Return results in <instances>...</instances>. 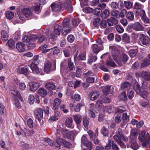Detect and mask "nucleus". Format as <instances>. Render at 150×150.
<instances>
[{
  "mask_svg": "<svg viewBox=\"0 0 150 150\" xmlns=\"http://www.w3.org/2000/svg\"><path fill=\"white\" fill-rule=\"evenodd\" d=\"M101 132L104 136L108 135V130L104 126L102 128Z\"/></svg>",
  "mask_w": 150,
  "mask_h": 150,
  "instance_id": "63",
  "label": "nucleus"
},
{
  "mask_svg": "<svg viewBox=\"0 0 150 150\" xmlns=\"http://www.w3.org/2000/svg\"><path fill=\"white\" fill-rule=\"evenodd\" d=\"M122 40L127 43H128L130 41L129 36L126 33L124 34L122 36Z\"/></svg>",
  "mask_w": 150,
  "mask_h": 150,
  "instance_id": "42",
  "label": "nucleus"
},
{
  "mask_svg": "<svg viewBox=\"0 0 150 150\" xmlns=\"http://www.w3.org/2000/svg\"><path fill=\"white\" fill-rule=\"evenodd\" d=\"M61 29V27L60 25H55L54 28V33L57 35H59L60 34Z\"/></svg>",
  "mask_w": 150,
  "mask_h": 150,
  "instance_id": "30",
  "label": "nucleus"
},
{
  "mask_svg": "<svg viewBox=\"0 0 150 150\" xmlns=\"http://www.w3.org/2000/svg\"><path fill=\"white\" fill-rule=\"evenodd\" d=\"M27 125L30 128H32L33 126V122L31 118L28 119L27 120Z\"/></svg>",
  "mask_w": 150,
  "mask_h": 150,
  "instance_id": "61",
  "label": "nucleus"
},
{
  "mask_svg": "<svg viewBox=\"0 0 150 150\" xmlns=\"http://www.w3.org/2000/svg\"><path fill=\"white\" fill-rule=\"evenodd\" d=\"M124 3L125 6L127 9H129L132 8V4L131 2L124 1Z\"/></svg>",
  "mask_w": 150,
  "mask_h": 150,
  "instance_id": "58",
  "label": "nucleus"
},
{
  "mask_svg": "<svg viewBox=\"0 0 150 150\" xmlns=\"http://www.w3.org/2000/svg\"><path fill=\"white\" fill-rule=\"evenodd\" d=\"M81 21V20L79 18L73 19L72 20V24L74 27L76 26Z\"/></svg>",
  "mask_w": 150,
  "mask_h": 150,
  "instance_id": "46",
  "label": "nucleus"
},
{
  "mask_svg": "<svg viewBox=\"0 0 150 150\" xmlns=\"http://www.w3.org/2000/svg\"><path fill=\"white\" fill-rule=\"evenodd\" d=\"M71 30V29L69 26H62V34L66 35L70 32Z\"/></svg>",
  "mask_w": 150,
  "mask_h": 150,
  "instance_id": "22",
  "label": "nucleus"
},
{
  "mask_svg": "<svg viewBox=\"0 0 150 150\" xmlns=\"http://www.w3.org/2000/svg\"><path fill=\"white\" fill-rule=\"evenodd\" d=\"M129 54L131 57L135 56L137 53V51L135 49L130 50L129 51Z\"/></svg>",
  "mask_w": 150,
  "mask_h": 150,
  "instance_id": "54",
  "label": "nucleus"
},
{
  "mask_svg": "<svg viewBox=\"0 0 150 150\" xmlns=\"http://www.w3.org/2000/svg\"><path fill=\"white\" fill-rule=\"evenodd\" d=\"M110 13V11L108 9H105L102 12V18L103 19L106 18L109 16Z\"/></svg>",
  "mask_w": 150,
  "mask_h": 150,
  "instance_id": "33",
  "label": "nucleus"
},
{
  "mask_svg": "<svg viewBox=\"0 0 150 150\" xmlns=\"http://www.w3.org/2000/svg\"><path fill=\"white\" fill-rule=\"evenodd\" d=\"M98 136V130L97 129L96 131V132L94 134L93 140H92L93 141V143L96 144H98L99 143V140L97 138Z\"/></svg>",
  "mask_w": 150,
  "mask_h": 150,
  "instance_id": "44",
  "label": "nucleus"
},
{
  "mask_svg": "<svg viewBox=\"0 0 150 150\" xmlns=\"http://www.w3.org/2000/svg\"><path fill=\"white\" fill-rule=\"evenodd\" d=\"M84 145L86 146L89 150H91L92 148V143L89 140Z\"/></svg>",
  "mask_w": 150,
  "mask_h": 150,
  "instance_id": "55",
  "label": "nucleus"
},
{
  "mask_svg": "<svg viewBox=\"0 0 150 150\" xmlns=\"http://www.w3.org/2000/svg\"><path fill=\"white\" fill-rule=\"evenodd\" d=\"M122 117L120 114H119L116 115L115 117V120L116 123H119L121 121Z\"/></svg>",
  "mask_w": 150,
  "mask_h": 150,
  "instance_id": "51",
  "label": "nucleus"
},
{
  "mask_svg": "<svg viewBox=\"0 0 150 150\" xmlns=\"http://www.w3.org/2000/svg\"><path fill=\"white\" fill-rule=\"evenodd\" d=\"M97 44L93 45L92 46V49L94 53L97 54L100 50V47Z\"/></svg>",
  "mask_w": 150,
  "mask_h": 150,
  "instance_id": "27",
  "label": "nucleus"
},
{
  "mask_svg": "<svg viewBox=\"0 0 150 150\" xmlns=\"http://www.w3.org/2000/svg\"><path fill=\"white\" fill-rule=\"evenodd\" d=\"M101 12L102 11L101 9L98 8H96L94 10H93V13L94 14L98 16L100 15Z\"/></svg>",
  "mask_w": 150,
  "mask_h": 150,
  "instance_id": "48",
  "label": "nucleus"
},
{
  "mask_svg": "<svg viewBox=\"0 0 150 150\" xmlns=\"http://www.w3.org/2000/svg\"><path fill=\"white\" fill-rule=\"evenodd\" d=\"M64 140L61 139H57L56 141V143H55L54 146L57 147H60L61 145H62L64 143Z\"/></svg>",
  "mask_w": 150,
  "mask_h": 150,
  "instance_id": "34",
  "label": "nucleus"
},
{
  "mask_svg": "<svg viewBox=\"0 0 150 150\" xmlns=\"http://www.w3.org/2000/svg\"><path fill=\"white\" fill-rule=\"evenodd\" d=\"M133 29L137 31H141L144 29L142 26L138 22H135L133 26Z\"/></svg>",
  "mask_w": 150,
  "mask_h": 150,
  "instance_id": "15",
  "label": "nucleus"
},
{
  "mask_svg": "<svg viewBox=\"0 0 150 150\" xmlns=\"http://www.w3.org/2000/svg\"><path fill=\"white\" fill-rule=\"evenodd\" d=\"M149 138V134L148 133L145 135V133L144 131L141 132L139 135L138 139L139 140L143 142L142 145L144 146H146V141L147 139Z\"/></svg>",
  "mask_w": 150,
  "mask_h": 150,
  "instance_id": "4",
  "label": "nucleus"
},
{
  "mask_svg": "<svg viewBox=\"0 0 150 150\" xmlns=\"http://www.w3.org/2000/svg\"><path fill=\"white\" fill-rule=\"evenodd\" d=\"M65 125L68 128L71 129L73 128L74 125L73 123V120L72 118L69 117L67 118L65 121Z\"/></svg>",
  "mask_w": 150,
  "mask_h": 150,
  "instance_id": "9",
  "label": "nucleus"
},
{
  "mask_svg": "<svg viewBox=\"0 0 150 150\" xmlns=\"http://www.w3.org/2000/svg\"><path fill=\"white\" fill-rule=\"evenodd\" d=\"M41 84L39 83L31 82L29 84V89L31 91H35L40 86Z\"/></svg>",
  "mask_w": 150,
  "mask_h": 150,
  "instance_id": "8",
  "label": "nucleus"
},
{
  "mask_svg": "<svg viewBox=\"0 0 150 150\" xmlns=\"http://www.w3.org/2000/svg\"><path fill=\"white\" fill-rule=\"evenodd\" d=\"M35 100V98L34 96L33 95H30L29 96L28 101L29 103L30 104H33Z\"/></svg>",
  "mask_w": 150,
  "mask_h": 150,
  "instance_id": "64",
  "label": "nucleus"
},
{
  "mask_svg": "<svg viewBox=\"0 0 150 150\" xmlns=\"http://www.w3.org/2000/svg\"><path fill=\"white\" fill-rule=\"evenodd\" d=\"M25 45L21 42H18L16 44V47L20 52H23L25 51L24 47Z\"/></svg>",
  "mask_w": 150,
  "mask_h": 150,
  "instance_id": "17",
  "label": "nucleus"
},
{
  "mask_svg": "<svg viewBox=\"0 0 150 150\" xmlns=\"http://www.w3.org/2000/svg\"><path fill=\"white\" fill-rule=\"evenodd\" d=\"M22 41L25 45H26L28 46V47H35V45L33 43H31L30 37L29 36H24L22 39Z\"/></svg>",
  "mask_w": 150,
  "mask_h": 150,
  "instance_id": "7",
  "label": "nucleus"
},
{
  "mask_svg": "<svg viewBox=\"0 0 150 150\" xmlns=\"http://www.w3.org/2000/svg\"><path fill=\"white\" fill-rule=\"evenodd\" d=\"M135 9L137 10H139L141 9L143 7V6L141 4L137 2H136L134 6Z\"/></svg>",
  "mask_w": 150,
  "mask_h": 150,
  "instance_id": "56",
  "label": "nucleus"
},
{
  "mask_svg": "<svg viewBox=\"0 0 150 150\" xmlns=\"http://www.w3.org/2000/svg\"><path fill=\"white\" fill-rule=\"evenodd\" d=\"M111 13V15L113 17L117 18L120 17V13L118 11H112Z\"/></svg>",
  "mask_w": 150,
  "mask_h": 150,
  "instance_id": "47",
  "label": "nucleus"
},
{
  "mask_svg": "<svg viewBox=\"0 0 150 150\" xmlns=\"http://www.w3.org/2000/svg\"><path fill=\"white\" fill-rule=\"evenodd\" d=\"M107 22L109 26H111L113 24L116 25L118 23V20L113 17H111L107 20Z\"/></svg>",
  "mask_w": 150,
  "mask_h": 150,
  "instance_id": "13",
  "label": "nucleus"
},
{
  "mask_svg": "<svg viewBox=\"0 0 150 150\" xmlns=\"http://www.w3.org/2000/svg\"><path fill=\"white\" fill-rule=\"evenodd\" d=\"M52 10L54 12H59L62 8V4L61 2L53 3L51 6Z\"/></svg>",
  "mask_w": 150,
  "mask_h": 150,
  "instance_id": "5",
  "label": "nucleus"
},
{
  "mask_svg": "<svg viewBox=\"0 0 150 150\" xmlns=\"http://www.w3.org/2000/svg\"><path fill=\"white\" fill-rule=\"evenodd\" d=\"M43 110L41 108H39L36 110L35 112V117L37 118L38 120H40L43 117Z\"/></svg>",
  "mask_w": 150,
  "mask_h": 150,
  "instance_id": "10",
  "label": "nucleus"
},
{
  "mask_svg": "<svg viewBox=\"0 0 150 150\" xmlns=\"http://www.w3.org/2000/svg\"><path fill=\"white\" fill-rule=\"evenodd\" d=\"M74 120L76 124L78 125L81 122L82 117L81 115L79 114L75 115L74 116Z\"/></svg>",
  "mask_w": 150,
  "mask_h": 150,
  "instance_id": "20",
  "label": "nucleus"
},
{
  "mask_svg": "<svg viewBox=\"0 0 150 150\" xmlns=\"http://www.w3.org/2000/svg\"><path fill=\"white\" fill-rule=\"evenodd\" d=\"M109 49L111 53L113 59L120 66H122L127 61L128 57L125 53H123L119 55V51L116 47L114 46H110Z\"/></svg>",
  "mask_w": 150,
  "mask_h": 150,
  "instance_id": "1",
  "label": "nucleus"
},
{
  "mask_svg": "<svg viewBox=\"0 0 150 150\" xmlns=\"http://www.w3.org/2000/svg\"><path fill=\"white\" fill-rule=\"evenodd\" d=\"M122 118L123 122L126 123L129 120V115H128L126 112H124L122 115Z\"/></svg>",
  "mask_w": 150,
  "mask_h": 150,
  "instance_id": "35",
  "label": "nucleus"
},
{
  "mask_svg": "<svg viewBox=\"0 0 150 150\" xmlns=\"http://www.w3.org/2000/svg\"><path fill=\"white\" fill-rule=\"evenodd\" d=\"M137 134V132L134 130H132L130 136V140H136Z\"/></svg>",
  "mask_w": 150,
  "mask_h": 150,
  "instance_id": "36",
  "label": "nucleus"
},
{
  "mask_svg": "<svg viewBox=\"0 0 150 150\" xmlns=\"http://www.w3.org/2000/svg\"><path fill=\"white\" fill-rule=\"evenodd\" d=\"M110 6L113 9H115L118 7L119 4L115 2H112Z\"/></svg>",
  "mask_w": 150,
  "mask_h": 150,
  "instance_id": "60",
  "label": "nucleus"
},
{
  "mask_svg": "<svg viewBox=\"0 0 150 150\" xmlns=\"http://www.w3.org/2000/svg\"><path fill=\"white\" fill-rule=\"evenodd\" d=\"M17 71L21 74H24L25 75H27L29 74V72L27 68L24 67H20L18 68Z\"/></svg>",
  "mask_w": 150,
  "mask_h": 150,
  "instance_id": "14",
  "label": "nucleus"
},
{
  "mask_svg": "<svg viewBox=\"0 0 150 150\" xmlns=\"http://www.w3.org/2000/svg\"><path fill=\"white\" fill-rule=\"evenodd\" d=\"M6 110L4 106L2 104H0V114L2 115H4Z\"/></svg>",
  "mask_w": 150,
  "mask_h": 150,
  "instance_id": "49",
  "label": "nucleus"
},
{
  "mask_svg": "<svg viewBox=\"0 0 150 150\" xmlns=\"http://www.w3.org/2000/svg\"><path fill=\"white\" fill-rule=\"evenodd\" d=\"M117 133L120 137L122 139L125 141H127L128 140V138L127 137H125L123 135L122 129L120 128H119L117 130Z\"/></svg>",
  "mask_w": 150,
  "mask_h": 150,
  "instance_id": "40",
  "label": "nucleus"
},
{
  "mask_svg": "<svg viewBox=\"0 0 150 150\" xmlns=\"http://www.w3.org/2000/svg\"><path fill=\"white\" fill-rule=\"evenodd\" d=\"M97 59L96 57L91 55L89 56L88 59V62L89 64H91L93 62H95Z\"/></svg>",
  "mask_w": 150,
  "mask_h": 150,
  "instance_id": "43",
  "label": "nucleus"
},
{
  "mask_svg": "<svg viewBox=\"0 0 150 150\" xmlns=\"http://www.w3.org/2000/svg\"><path fill=\"white\" fill-rule=\"evenodd\" d=\"M45 86L47 89L49 90L54 89L55 87V85L52 82L47 83L45 84Z\"/></svg>",
  "mask_w": 150,
  "mask_h": 150,
  "instance_id": "26",
  "label": "nucleus"
},
{
  "mask_svg": "<svg viewBox=\"0 0 150 150\" xmlns=\"http://www.w3.org/2000/svg\"><path fill=\"white\" fill-rule=\"evenodd\" d=\"M25 129H21L20 130L16 132V134L17 135H22L23 136L25 137L27 136L26 131Z\"/></svg>",
  "mask_w": 150,
  "mask_h": 150,
  "instance_id": "37",
  "label": "nucleus"
},
{
  "mask_svg": "<svg viewBox=\"0 0 150 150\" xmlns=\"http://www.w3.org/2000/svg\"><path fill=\"white\" fill-rule=\"evenodd\" d=\"M110 60L106 61V64L108 66L110 67H115L116 66L115 62L111 60L113 59L112 56L109 57Z\"/></svg>",
  "mask_w": 150,
  "mask_h": 150,
  "instance_id": "29",
  "label": "nucleus"
},
{
  "mask_svg": "<svg viewBox=\"0 0 150 150\" xmlns=\"http://www.w3.org/2000/svg\"><path fill=\"white\" fill-rule=\"evenodd\" d=\"M44 140L46 142L48 143V144L50 146H54L55 145V142H53L49 138H45Z\"/></svg>",
  "mask_w": 150,
  "mask_h": 150,
  "instance_id": "45",
  "label": "nucleus"
},
{
  "mask_svg": "<svg viewBox=\"0 0 150 150\" xmlns=\"http://www.w3.org/2000/svg\"><path fill=\"white\" fill-rule=\"evenodd\" d=\"M126 17L129 20H133L134 19L133 13L131 11L128 12L126 14Z\"/></svg>",
  "mask_w": 150,
  "mask_h": 150,
  "instance_id": "41",
  "label": "nucleus"
},
{
  "mask_svg": "<svg viewBox=\"0 0 150 150\" xmlns=\"http://www.w3.org/2000/svg\"><path fill=\"white\" fill-rule=\"evenodd\" d=\"M8 38V35L7 32L5 31H2L1 32V39L3 41H7Z\"/></svg>",
  "mask_w": 150,
  "mask_h": 150,
  "instance_id": "23",
  "label": "nucleus"
},
{
  "mask_svg": "<svg viewBox=\"0 0 150 150\" xmlns=\"http://www.w3.org/2000/svg\"><path fill=\"white\" fill-rule=\"evenodd\" d=\"M17 13L19 18L22 20L23 19L24 16L28 18L31 17L33 15L31 9L27 8H24L18 11Z\"/></svg>",
  "mask_w": 150,
  "mask_h": 150,
  "instance_id": "3",
  "label": "nucleus"
},
{
  "mask_svg": "<svg viewBox=\"0 0 150 150\" xmlns=\"http://www.w3.org/2000/svg\"><path fill=\"white\" fill-rule=\"evenodd\" d=\"M111 86H105L103 90V93L105 95H108L111 93L113 90L110 88Z\"/></svg>",
  "mask_w": 150,
  "mask_h": 150,
  "instance_id": "18",
  "label": "nucleus"
},
{
  "mask_svg": "<svg viewBox=\"0 0 150 150\" xmlns=\"http://www.w3.org/2000/svg\"><path fill=\"white\" fill-rule=\"evenodd\" d=\"M20 33L19 31H16L14 35V38L15 40H17L20 38Z\"/></svg>",
  "mask_w": 150,
  "mask_h": 150,
  "instance_id": "59",
  "label": "nucleus"
},
{
  "mask_svg": "<svg viewBox=\"0 0 150 150\" xmlns=\"http://www.w3.org/2000/svg\"><path fill=\"white\" fill-rule=\"evenodd\" d=\"M100 93L97 91H94L91 92L90 94V100H94L96 99L99 96Z\"/></svg>",
  "mask_w": 150,
  "mask_h": 150,
  "instance_id": "16",
  "label": "nucleus"
},
{
  "mask_svg": "<svg viewBox=\"0 0 150 150\" xmlns=\"http://www.w3.org/2000/svg\"><path fill=\"white\" fill-rule=\"evenodd\" d=\"M104 108L105 110H106L107 112L109 113L112 112L114 109V108L111 106H105Z\"/></svg>",
  "mask_w": 150,
  "mask_h": 150,
  "instance_id": "53",
  "label": "nucleus"
},
{
  "mask_svg": "<svg viewBox=\"0 0 150 150\" xmlns=\"http://www.w3.org/2000/svg\"><path fill=\"white\" fill-rule=\"evenodd\" d=\"M38 64L31 63L30 65V67L31 68L34 74H38L40 73V70L38 67L37 65Z\"/></svg>",
  "mask_w": 150,
  "mask_h": 150,
  "instance_id": "11",
  "label": "nucleus"
},
{
  "mask_svg": "<svg viewBox=\"0 0 150 150\" xmlns=\"http://www.w3.org/2000/svg\"><path fill=\"white\" fill-rule=\"evenodd\" d=\"M51 67V64L50 62L47 61L44 65V70L47 73L49 72Z\"/></svg>",
  "mask_w": 150,
  "mask_h": 150,
  "instance_id": "21",
  "label": "nucleus"
},
{
  "mask_svg": "<svg viewBox=\"0 0 150 150\" xmlns=\"http://www.w3.org/2000/svg\"><path fill=\"white\" fill-rule=\"evenodd\" d=\"M38 93L42 96H45L47 93V91L43 88H40L38 91Z\"/></svg>",
  "mask_w": 150,
  "mask_h": 150,
  "instance_id": "38",
  "label": "nucleus"
},
{
  "mask_svg": "<svg viewBox=\"0 0 150 150\" xmlns=\"http://www.w3.org/2000/svg\"><path fill=\"white\" fill-rule=\"evenodd\" d=\"M83 124L85 128L88 129L89 122L88 119L86 117L83 118Z\"/></svg>",
  "mask_w": 150,
  "mask_h": 150,
  "instance_id": "50",
  "label": "nucleus"
},
{
  "mask_svg": "<svg viewBox=\"0 0 150 150\" xmlns=\"http://www.w3.org/2000/svg\"><path fill=\"white\" fill-rule=\"evenodd\" d=\"M64 8L67 10L70 13L72 12L73 10L72 6L70 4V1H69L68 3H67L65 5Z\"/></svg>",
  "mask_w": 150,
  "mask_h": 150,
  "instance_id": "32",
  "label": "nucleus"
},
{
  "mask_svg": "<svg viewBox=\"0 0 150 150\" xmlns=\"http://www.w3.org/2000/svg\"><path fill=\"white\" fill-rule=\"evenodd\" d=\"M136 15H139L141 18L146 16L145 11L143 10H141L137 11L136 12Z\"/></svg>",
  "mask_w": 150,
  "mask_h": 150,
  "instance_id": "52",
  "label": "nucleus"
},
{
  "mask_svg": "<svg viewBox=\"0 0 150 150\" xmlns=\"http://www.w3.org/2000/svg\"><path fill=\"white\" fill-rule=\"evenodd\" d=\"M61 102V99L58 98L55 99L53 104V110L57 109Z\"/></svg>",
  "mask_w": 150,
  "mask_h": 150,
  "instance_id": "19",
  "label": "nucleus"
},
{
  "mask_svg": "<svg viewBox=\"0 0 150 150\" xmlns=\"http://www.w3.org/2000/svg\"><path fill=\"white\" fill-rule=\"evenodd\" d=\"M140 76L146 81H150V73L148 72H142L140 73Z\"/></svg>",
  "mask_w": 150,
  "mask_h": 150,
  "instance_id": "12",
  "label": "nucleus"
},
{
  "mask_svg": "<svg viewBox=\"0 0 150 150\" xmlns=\"http://www.w3.org/2000/svg\"><path fill=\"white\" fill-rule=\"evenodd\" d=\"M133 88L137 94L140 93L141 88L140 86L137 82H136L133 85Z\"/></svg>",
  "mask_w": 150,
  "mask_h": 150,
  "instance_id": "28",
  "label": "nucleus"
},
{
  "mask_svg": "<svg viewBox=\"0 0 150 150\" xmlns=\"http://www.w3.org/2000/svg\"><path fill=\"white\" fill-rule=\"evenodd\" d=\"M70 20L69 18L64 19L63 21L62 26H69Z\"/></svg>",
  "mask_w": 150,
  "mask_h": 150,
  "instance_id": "57",
  "label": "nucleus"
},
{
  "mask_svg": "<svg viewBox=\"0 0 150 150\" xmlns=\"http://www.w3.org/2000/svg\"><path fill=\"white\" fill-rule=\"evenodd\" d=\"M150 64V60L148 59L143 60L141 62L140 67H145Z\"/></svg>",
  "mask_w": 150,
  "mask_h": 150,
  "instance_id": "25",
  "label": "nucleus"
},
{
  "mask_svg": "<svg viewBox=\"0 0 150 150\" xmlns=\"http://www.w3.org/2000/svg\"><path fill=\"white\" fill-rule=\"evenodd\" d=\"M10 93L13 94L14 96L13 101V103L16 107L18 109H20L21 108V105L19 101L16 99L17 98H18L22 102H23V100L20 93L18 91L15 90H11Z\"/></svg>",
  "mask_w": 150,
  "mask_h": 150,
  "instance_id": "2",
  "label": "nucleus"
},
{
  "mask_svg": "<svg viewBox=\"0 0 150 150\" xmlns=\"http://www.w3.org/2000/svg\"><path fill=\"white\" fill-rule=\"evenodd\" d=\"M140 96L143 98H146L149 96V93L146 91H143L140 93Z\"/></svg>",
  "mask_w": 150,
  "mask_h": 150,
  "instance_id": "62",
  "label": "nucleus"
},
{
  "mask_svg": "<svg viewBox=\"0 0 150 150\" xmlns=\"http://www.w3.org/2000/svg\"><path fill=\"white\" fill-rule=\"evenodd\" d=\"M6 16L7 18L11 19L14 16V13L11 11H7L6 13Z\"/></svg>",
  "mask_w": 150,
  "mask_h": 150,
  "instance_id": "39",
  "label": "nucleus"
},
{
  "mask_svg": "<svg viewBox=\"0 0 150 150\" xmlns=\"http://www.w3.org/2000/svg\"><path fill=\"white\" fill-rule=\"evenodd\" d=\"M131 143V147L134 150H136L138 149L139 146L137 144L136 140H130Z\"/></svg>",
  "mask_w": 150,
  "mask_h": 150,
  "instance_id": "24",
  "label": "nucleus"
},
{
  "mask_svg": "<svg viewBox=\"0 0 150 150\" xmlns=\"http://www.w3.org/2000/svg\"><path fill=\"white\" fill-rule=\"evenodd\" d=\"M118 98L122 101H125L127 100V97L125 92L121 93L119 95Z\"/></svg>",
  "mask_w": 150,
  "mask_h": 150,
  "instance_id": "31",
  "label": "nucleus"
},
{
  "mask_svg": "<svg viewBox=\"0 0 150 150\" xmlns=\"http://www.w3.org/2000/svg\"><path fill=\"white\" fill-rule=\"evenodd\" d=\"M139 40L143 45L146 46H148L150 42L149 38L142 34L139 35Z\"/></svg>",
  "mask_w": 150,
  "mask_h": 150,
  "instance_id": "6",
  "label": "nucleus"
}]
</instances>
